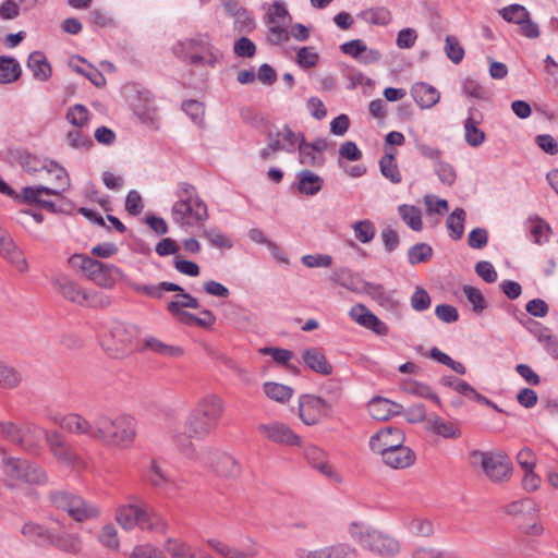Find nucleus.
<instances>
[{"label":"nucleus","instance_id":"1","mask_svg":"<svg viewBox=\"0 0 558 558\" xmlns=\"http://www.w3.org/2000/svg\"><path fill=\"white\" fill-rule=\"evenodd\" d=\"M177 201L171 207V218L181 228L201 227L208 220V207L196 187L180 182L175 191Z\"/></svg>","mask_w":558,"mask_h":558},{"label":"nucleus","instance_id":"2","mask_svg":"<svg viewBox=\"0 0 558 558\" xmlns=\"http://www.w3.org/2000/svg\"><path fill=\"white\" fill-rule=\"evenodd\" d=\"M225 402L217 395L201 398L184 422V433L190 438L204 439L219 425Z\"/></svg>","mask_w":558,"mask_h":558},{"label":"nucleus","instance_id":"3","mask_svg":"<svg viewBox=\"0 0 558 558\" xmlns=\"http://www.w3.org/2000/svg\"><path fill=\"white\" fill-rule=\"evenodd\" d=\"M0 470L9 488H15L20 484L39 486L48 482L47 473L41 465L25 458L11 456L4 448L0 449Z\"/></svg>","mask_w":558,"mask_h":558},{"label":"nucleus","instance_id":"4","mask_svg":"<svg viewBox=\"0 0 558 558\" xmlns=\"http://www.w3.org/2000/svg\"><path fill=\"white\" fill-rule=\"evenodd\" d=\"M136 436V420L126 414L110 417L99 414L94 418V439L108 445L128 448Z\"/></svg>","mask_w":558,"mask_h":558},{"label":"nucleus","instance_id":"5","mask_svg":"<svg viewBox=\"0 0 558 558\" xmlns=\"http://www.w3.org/2000/svg\"><path fill=\"white\" fill-rule=\"evenodd\" d=\"M116 520L119 525L126 531L138 526L143 531L163 534L168 529V524L163 518L147 505L121 506L116 511Z\"/></svg>","mask_w":558,"mask_h":558},{"label":"nucleus","instance_id":"6","mask_svg":"<svg viewBox=\"0 0 558 558\" xmlns=\"http://www.w3.org/2000/svg\"><path fill=\"white\" fill-rule=\"evenodd\" d=\"M469 462L473 468H481L485 476L495 484L506 483L512 476V462L501 450H472Z\"/></svg>","mask_w":558,"mask_h":558},{"label":"nucleus","instance_id":"7","mask_svg":"<svg viewBox=\"0 0 558 558\" xmlns=\"http://www.w3.org/2000/svg\"><path fill=\"white\" fill-rule=\"evenodd\" d=\"M46 171L50 174H53L57 187L51 189L44 185L26 186L22 189V196L25 202L36 203L40 207L54 213L57 211L54 203L45 199L41 196L44 194L57 196L61 195L62 192L70 187V179L65 169L52 161L49 163V166H47Z\"/></svg>","mask_w":558,"mask_h":558},{"label":"nucleus","instance_id":"8","mask_svg":"<svg viewBox=\"0 0 558 558\" xmlns=\"http://www.w3.org/2000/svg\"><path fill=\"white\" fill-rule=\"evenodd\" d=\"M349 532L355 542L372 553L381 556H395L400 550L399 542L380 531L352 523Z\"/></svg>","mask_w":558,"mask_h":558},{"label":"nucleus","instance_id":"9","mask_svg":"<svg viewBox=\"0 0 558 558\" xmlns=\"http://www.w3.org/2000/svg\"><path fill=\"white\" fill-rule=\"evenodd\" d=\"M52 504L68 514L76 522H85L96 519L100 511L99 508L85 500L83 497L65 492L59 490L51 494Z\"/></svg>","mask_w":558,"mask_h":558},{"label":"nucleus","instance_id":"10","mask_svg":"<svg viewBox=\"0 0 558 558\" xmlns=\"http://www.w3.org/2000/svg\"><path fill=\"white\" fill-rule=\"evenodd\" d=\"M130 287L134 291L154 299H161L165 291L178 292V294L173 296V300H178L179 308L186 307L196 310L199 306L198 301L194 296H192L190 293H186L181 286L173 282L162 281L158 284H141L132 282L130 283Z\"/></svg>","mask_w":558,"mask_h":558},{"label":"nucleus","instance_id":"11","mask_svg":"<svg viewBox=\"0 0 558 558\" xmlns=\"http://www.w3.org/2000/svg\"><path fill=\"white\" fill-rule=\"evenodd\" d=\"M198 458L202 462L208 464L220 477L235 478L241 474L240 463L228 452L208 448Z\"/></svg>","mask_w":558,"mask_h":558},{"label":"nucleus","instance_id":"12","mask_svg":"<svg viewBox=\"0 0 558 558\" xmlns=\"http://www.w3.org/2000/svg\"><path fill=\"white\" fill-rule=\"evenodd\" d=\"M47 444L54 459L63 465L75 472L86 469V462L76 453V451L58 433L47 434Z\"/></svg>","mask_w":558,"mask_h":558},{"label":"nucleus","instance_id":"13","mask_svg":"<svg viewBox=\"0 0 558 558\" xmlns=\"http://www.w3.org/2000/svg\"><path fill=\"white\" fill-rule=\"evenodd\" d=\"M109 336L112 344L108 347V349L116 350L119 353H125L126 351L134 350L138 337V329L131 324L114 322L109 328Z\"/></svg>","mask_w":558,"mask_h":558},{"label":"nucleus","instance_id":"14","mask_svg":"<svg viewBox=\"0 0 558 558\" xmlns=\"http://www.w3.org/2000/svg\"><path fill=\"white\" fill-rule=\"evenodd\" d=\"M259 434L267 440L283 446H300L301 437L296 435L290 426L282 422H270L259 424L257 427Z\"/></svg>","mask_w":558,"mask_h":558},{"label":"nucleus","instance_id":"15","mask_svg":"<svg viewBox=\"0 0 558 558\" xmlns=\"http://www.w3.org/2000/svg\"><path fill=\"white\" fill-rule=\"evenodd\" d=\"M331 409V404L316 396L305 395L300 399L299 416L306 425H315Z\"/></svg>","mask_w":558,"mask_h":558},{"label":"nucleus","instance_id":"16","mask_svg":"<svg viewBox=\"0 0 558 558\" xmlns=\"http://www.w3.org/2000/svg\"><path fill=\"white\" fill-rule=\"evenodd\" d=\"M404 440L405 435L400 428L387 427L371 437L369 448L373 452L381 456L389 450L403 446Z\"/></svg>","mask_w":558,"mask_h":558},{"label":"nucleus","instance_id":"17","mask_svg":"<svg viewBox=\"0 0 558 558\" xmlns=\"http://www.w3.org/2000/svg\"><path fill=\"white\" fill-rule=\"evenodd\" d=\"M520 324L536 338L553 359L558 360V337L550 328L533 318L520 319Z\"/></svg>","mask_w":558,"mask_h":558},{"label":"nucleus","instance_id":"18","mask_svg":"<svg viewBox=\"0 0 558 558\" xmlns=\"http://www.w3.org/2000/svg\"><path fill=\"white\" fill-rule=\"evenodd\" d=\"M113 274L121 275L122 272L118 267L105 264L94 258L92 263H88V267L85 272L89 280L104 289H112L114 287L116 279Z\"/></svg>","mask_w":558,"mask_h":558},{"label":"nucleus","instance_id":"19","mask_svg":"<svg viewBox=\"0 0 558 558\" xmlns=\"http://www.w3.org/2000/svg\"><path fill=\"white\" fill-rule=\"evenodd\" d=\"M146 478L151 486L165 492H179L184 486L183 480L170 476L156 461L150 462Z\"/></svg>","mask_w":558,"mask_h":558},{"label":"nucleus","instance_id":"20","mask_svg":"<svg viewBox=\"0 0 558 558\" xmlns=\"http://www.w3.org/2000/svg\"><path fill=\"white\" fill-rule=\"evenodd\" d=\"M300 558H356L357 550L350 544L336 543L313 550H300Z\"/></svg>","mask_w":558,"mask_h":558},{"label":"nucleus","instance_id":"21","mask_svg":"<svg viewBox=\"0 0 558 558\" xmlns=\"http://www.w3.org/2000/svg\"><path fill=\"white\" fill-rule=\"evenodd\" d=\"M52 432L46 430L34 423L22 424L21 441L19 447L29 454H37L41 448V441L47 440V434Z\"/></svg>","mask_w":558,"mask_h":558},{"label":"nucleus","instance_id":"22","mask_svg":"<svg viewBox=\"0 0 558 558\" xmlns=\"http://www.w3.org/2000/svg\"><path fill=\"white\" fill-rule=\"evenodd\" d=\"M350 316L359 325L371 329L376 335L386 336L388 333L387 325L363 304L354 305L350 311Z\"/></svg>","mask_w":558,"mask_h":558},{"label":"nucleus","instance_id":"23","mask_svg":"<svg viewBox=\"0 0 558 558\" xmlns=\"http://www.w3.org/2000/svg\"><path fill=\"white\" fill-rule=\"evenodd\" d=\"M0 255L19 271L26 272L28 270V264L23 252L5 232L0 235Z\"/></svg>","mask_w":558,"mask_h":558},{"label":"nucleus","instance_id":"24","mask_svg":"<svg viewBox=\"0 0 558 558\" xmlns=\"http://www.w3.org/2000/svg\"><path fill=\"white\" fill-rule=\"evenodd\" d=\"M62 429L77 435H86L94 438V420L89 422L80 414L71 413L53 418Z\"/></svg>","mask_w":558,"mask_h":558},{"label":"nucleus","instance_id":"25","mask_svg":"<svg viewBox=\"0 0 558 558\" xmlns=\"http://www.w3.org/2000/svg\"><path fill=\"white\" fill-rule=\"evenodd\" d=\"M302 360L311 371L319 375L328 376L332 374V365L318 348L305 349L302 352Z\"/></svg>","mask_w":558,"mask_h":558},{"label":"nucleus","instance_id":"26","mask_svg":"<svg viewBox=\"0 0 558 558\" xmlns=\"http://www.w3.org/2000/svg\"><path fill=\"white\" fill-rule=\"evenodd\" d=\"M53 286L66 300L83 305L86 303L87 291L78 284L66 278L65 276H58L53 279Z\"/></svg>","mask_w":558,"mask_h":558},{"label":"nucleus","instance_id":"27","mask_svg":"<svg viewBox=\"0 0 558 558\" xmlns=\"http://www.w3.org/2000/svg\"><path fill=\"white\" fill-rule=\"evenodd\" d=\"M411 95L422 109L433 108L440 99L439 92L434 86L424 82L415 83L411 88Z\"/></svg>","mask_w":558,"mask_h":558},{"label":"nucleus","instance_id":"28","mask_svg":"<svg viewBox=\"0 0 558 558\" xmlns=\"http://www.w3.org/2000/svg\"><path fill=\"white\" fill-rule=\"evenodd\" d=\"M381 459L391 469H405L415 462V453L410 447L401 446L381 454Z\"/></svg>","mask_w":558,"mask_h":558},{"label":"nucleus","instance_id":"29","mask_svg":"<svg viewBox=\"0 0 558 558\" xmlns=\"http://www.w3.org/2000/svg\"><path fill=\"white\" fill-rule=\"evenodd\" d=\"M299 137V133L293 132L288 125H283L282 129L275 131L270 130L267 133L268 143H271V141L277 142L279 146L278 151L282 150L289 154L294 151Z\"/></svg>","mask_w":558,"mask_h":558},{"label":"nucleus","instance_id":"30","mask_svg":"<svg viewBox=\"0 0 558 558\" xmlns=\"http://www.w3.org/2000/svg\"><path fill=\"white\" fill-rule=\"evenodd\" d=\"M298 191L306 196L318 194L324 186V179L315 172L304 169L296 173Z\"/></svg>","mask_w":558,"mask_h":558},{"label":"nucleus","instance_id":"31","mask_svg":"<svg viewBox=\"0 0 558 558\" xmlns=\"http://www.w3.org/2000/svg\"><path fill=\"white\" fill-rule=\"evenodd\" d=\"M427 428L436 435L447 439H457L461 436V429L458 424L446 421L438 415L427 418Z\"/></svg>","mask_w":558,"mask_h":558},{"label":"nucleus","instance_id":"32","mask_svg":"<svg viewBox=\"0 0 558 558\" xmlns=\"http://www.w3.org/2000/svg\"><path fill=\"white\" fill-rule=\"evenodd\" d=\"M50 543L59 550L78 555L82 551L83 543L78 534L60 533L50 536Z\"/></svg>","mask_w":558,"mask_h":558},{"label":"nucleus","instance_id":"33","mask_svg":"<svg viewBox=\"0 0 558 558\" xmlns=\"http://www.w3.org/2000/svg\"><path fill=\"white\" fill-rule=\"evenodd\" d=\"M206 544L213 550H215L221 558H253L257 554L255 549H248L246 551H243L217 538H208L206 539Z\"/></svg>","mask_w":558,"mask_h":558},{"label":"nucleus","instance_id":"34","mask_svg":"<svg viewBox=\"0 0 558 558\" xmlns=\"http://www.w3.org/2000/svg\"><path fill=\"white\" fill-rule=\"evenodd\" d=\"M392 408L399 409L401 407L381 397H376L368 403L369 414L378 421L387 420L390 415L399 413V410H393Z\"/></svg>","mask_w":558,"mask_h":558},{"label":"nucleus","instance_id":"35","mask_svg":"<svg viewBox=\"0 0 558 558\" xmlns=\"http://www.w3.org/2000/svg\"><path fill=\"white\" fill-rule=\"evenodd\" d=\"M27 66L33 72V76L38 81H47L51 76V66L45 54L40 51H34L29 54Z\"/></svg>","mask_w":558,"mask_h":558},{"label":"nucleus","instance_id":"36","mask_svg":"<svg viewBox=\"0 0 558 558\" xmlns=\"http://www.w3.org/2000/svg\"><path fill=\"white\" fill-rule=\"evenodd\" d=\"M22 74V69L16 59L9 56H0V84L16 82Z\"/></svg>","mask_w":558,"mask_h":558},{"label":"nucleus","instance_id":"37","mask_svg":"<svg viewBox=\"0 0 558 558\" xmlns=\"http://www.w3.org/2000/svg\"><path fill=\"white\" fill-rule=\"evenodd\" d=\"M478 121L474 119L473 109L469 110V116L464 121V140L471 147L481 146L485 140V132L477 128Z\"/></svg>","mask_w":558,"mask_h":558},{"label":"nucleus","instance_id":"38","mask_svg":"<svg viewBox=\"0 0 558 558\" xmlns=\"http://www.w3.org/2000/svg\"><path fill=\"white\" fill-rule=\"evenodd\" d=\"M143 349L169 357H179L183 354L181 347L165 343L155 337H146L143 341Z\"/></svg>","mask_w":558,"mask_h":558},{"label":"nucleus","instance_id":"39","mask_svg":"<svg viewBox=\"0 0 558 558\" xmlns=\"http://www.w3.org/2000/svg\"><path fill=\"white\" fill-rule=\"evenodd\" d=\"M298 148H299V160L300 163L310 167H322L325 162V158L318 155L315 150H312L308 142L302 133H299Z\"/></svg>","mask_w":558,"mask_h":558},{"label":"nucleus","instance_id":"40","mask_svg":"<svg viewBox=\"0 0 558 558\" xmlns=\"http://www.w3.org/2000/svg\"><path fill=\"white\" fill-rule=\"evenodd\" d=\"M379 167L381 174L391 183L398 184L401 182L402 177L396 162V150L386 153L379 160Z\"/></svg>","mask_w":558,"mask_h":558},{"label":"nucleus","instance_id":"41","mask_svg":"<svg viewBox=\"0 0 558 558\" xmlns=\"http://www.w3.org/2000/svg\"><path fill=\"white\" fill-rule=\"evenodd\" d=\"M402 390L413 396L430 399L438 407H441V401L439 397L435 392H433L432 388L426 384L415 380H407L402 384Z\"/></svg>","mask_w":558,"mask_h":558},{"label":"nucleus","instance_id":"42","mask_svg":"<svg viewBox=\"0 0 558 558\" xmlns=\"http://www.w3.org/2000/svg\"><path fill=\"white\" fill-rule=\"evenodd\" d=\"M165 550L171 558H196V553L192 546L178 538H168L165 544Z\"/></svg>","mask_w":558,"mask_h":558},{"label":"nucleus","instance_id":"43","mask_svg":"<svg viewBox=\"0 0 558 558\" xmlns=\"http://www.w3.org/2000/svg\"><path fill=\"white\" fill-rule=\"evenodd\" d=\"M398 211L403 222L407 223L413 231L422 230V213L417 207L403 204L398 207Z\"/></svg>","mask_w":558,"mask_h":558},{"label":"nucleus","instance_id":"44","mask_svg":"<svg viewBox=\"0 0 558 558\" xmlns=\"http://www.w3.org/2000/svg\"><path fill=\"white\" fill-rule=\"evenodd\" d=\"M330 280L350 291L361 292V281L360 279L354 278L351 271L347 268H341L336 270L330 276Z\"/></svg>","mask_w":558,"mask_h":558},{"label":"nucleus","instance_id":"45","mask_svg":"<svg viewBox=\"0 0 558 558\" xmlns=\"http://www.w3.org/2000/svg\"><path fill=\"white\" fill-rule=\"evenodd\" d=\"M201 235L215 247L230 250L233 246L232 240L215 227L204 228Z\"/></svg>","mask_w":558,"mask_h":558},{"label":"nucleus","instance_id":"46","mask_svg":"<svg viewBox=\"0 0 558 558\" xmlns=\"http://www.w3.org/2000/svg\"><path fill=\"white\" fill-rule=\"evenodd\" d=\"M264 392L266 393V396L269 399L283 403V402L290 400V398L292 397L293 390L289 386L278 384V383L267 381L264 384Z\"/></svg>","mask_w":558,"mask_h":558},{"label":"nucleus","instance_id":"47","mask_svg":"<svg viewBox=\"0 0 558 558\" xmlns=\"http://www.w3.org/2000/svg\"><path fill=\"white\" fill-rule=\"evenodd\" d=\"M465 211L463 208H456L447 219V228L453 240L462 238L464 232Z\"/></svg>","mask_w":558,"mask_h":558},{"label":"nucleus","instance_id":"48","mask_svg":"<svg viewBox=\"0 0 558 558\" xmlns=\"http://www.w3.org/2000/svg\"><path fill=\"white\" fill-rule=\"evenodd\" d=\"M22 383V375L14 367L0 364V387L4 389H14Z\"/></svg>","mask_w":558,"mask_h":558},{"label":"nucleus","instance_id":"49","mask_svg":"<svg viewBox=\"0 0 558 558\" xmlns=\"http://www.w3.org/2000/svg\"><path fill=\"white\" fill-rule=\"evenodd\" d=\"M305 458L322 473L329 475L330 466L325 462V452L316 446H307L304 450Z\"/></svg>","mask_w":558,"mask_h":558},{"label":"nucleus","instance_id":"50","mask_svg":"<svg viewBox=\"0 0 558 558\" xmlns=\"http://www.w3.org/2000/svg\"><path fill=\"white\" fill-rule=\"evenodd\" d=\"M407 529L411 534L422 537H428L434 533L433 523L425 518L410 519Z\"/></svg>","mask_w":558,"mask_h":558},{"label":"nucleus","instance_id":"51","mask_svg":"<svg viewBox=\"0 0 558 558\" xmlns=\"http://www.w3.org/2000/svg\"><path fill=\"white\" fill-rule=\"evenodd\" d=\"M433 256V248L426 243H417L409 248L408 257L411 265L425 263Z\"/></svg>","mask_w":558,"mask_h":558},{"label":"nucleus","instance_id":"52","mask_svg":"<svg viewBox=\"0 0 558 558\" xmlns=\"http://www.w3.org/2000/svg\"><path fill=\"white\" fill-rule=\"evenodd\" d=\"M445 52L449 60L454 64H459L464 57V49L460 45L458 38L452 35H448L445 39Z\"/></svg>","mask_w":558,"mask_h":558},{"label":"nucleus","instance_id":"53","mask_svg":"<svg viewBox=\"0 0 558 558\" xmlns=\"http://www.w3.org/2000/svg\"><path fill=\"white\" fill-rule=\"evenodd\" d=\"M88 117V109L81 104H76L70 107L66 112L68 121L75 128H83L86 125Z\"/></svg>","mask_w":558,"mask_h":558},{"label":"nucleus","instance_id":"54","mask_svg":"<svg viewBox=\"0 0 558 558\" xmlns=\"http://www.w3.org/2000/svg\"><path fill=\"white\" fill-rule=\"evenodd\" d=\"M352 228L355 238L362 243H369L376 234L375 226L369 220L356 221Z\"/></svg>","mask_w":558,"mask_h":558},{"label":"nucleus","instance_id":"55","mask_svg":"<svg viewBox=\"0 0 558 558\" xmlns=\"http://www.w3.org/2000/svg\"><path fill=\"white\" fill-rule=\"evenodd\" d=\"M500 14L507 22L518 25H520L530 15L527 10L520 4L508 5L500 10Z\"/></svg>","mask_w":558,"mask_h":558},{"label":"nucleus","instance_id":"56","mask_svg":"<svg viewBox=\"0 0 558 558\" xmlns=\"http://www.w3.org/2000/svg\"><path fill=\"white\" fill-rule=\"evenodd\" d=\"M462 290L475 313H482L486 308L487 304L480 289L465 284Z\"/></svg>","mask_w":558,"mask_h":558},{"label":"nucleus","instance_id":"57","mask_svg":"<svg viewBox=\"0 0 558 558\" xmlns=\"http://www.w3.org/2000/svg\"><path fill=\"white\" fill-rule=\"evenodd\" d=\"M434 171L437 174L438 179L445 185H452L457 179V173L454 168L441 159L434 163Z\"/></svg>","mask_w":558,"mask_h":558},{"label":"nucleus","instance_id":"58","mask_svg":"<svg viewBox=\"0 0 558 558\" xmlns=\"http://www.w3.org/2000/svg\"><path fill=\"white\" fill-rule=\"evenodd\" d=\"M507 514L518 515L521 513H535L537 511L536 504L531 498H524L510 502L505 508Z\"/></svg>","mask_w":558,"mask_h":558},{"label":"nucleus","instance_id":"59","mask_svg":"<svg viewBox=\"0 0 558 558\" xmlns=\"http://www.w3.org/2000/svg\"><path fill=\"white\" fill-rule=\"evenodd\" d=\"M362 291L367 293L372 299L384 305L391 301L390 295L385 291L381 284L361 281Z\"/></svg>","mask_w":558,"mask_h":558},{"label":"nucleus","instance_id":"60","mask_svg":"<svg viewBox=\"0 0 558 558\" xmlns=\"http://www.w3.org/2000/svg\"><path fill=\"white\" fill-rule=\"evenodd\" d=\"M66 142L72 148L76 149H89L94 145L92 138L85 135L78 128L68 132Z\"/></svg>","mask_w":558,"mask_h":558},{"label":"nucleus","instance_id":"61","mask_svg":"<svg viewBox=\"0 0 558 558\" xmlns=\"http://www.w3.org/2000/svg\"><path fill=\"white\" fill-rule=\"evenodd\" d=\"M411 306L415 312H423L429 308L432 304V299L428 292L422 288L416 287L414 293L411 296Z\"/></svg>","mask_w":558,"mask_h":558},{"label":"nucleus","instance_id":"62","mask_svg":"<svg viewBox=\"0 0 558 558\" xmlns=\"http://www.w3.org/2000/svg\"><path fill=\"white\" fill-rule=\"evenodd\" d=\"M364 19L375 25H387L391 22V13L386 8H376L363 13Z\"/></svg>","mask_w":558,"mask_h":558},{"label":"nucleus","instance_id":"63","mask_svg":"<svg viewBox=\"0 0 558 558\" xmlns=\"http://www.w3.org/2000/svg\"><path fill=\"white\" fill-rule=\"evenodd\" d=\"M130 558H167L161 550L150 544L137 545L133 548Z\"/></svg>","mask_w":558,"mask_h":558},{"label":"nucleus","instance_id":"64","mask_svg":"<svg viewBox=\"0 0 558 558\" xmlns=\"http://www.w3.org/2000/svg\"><path fill=\"white\" fill-rule=\"evenodd\" d=\"M412 558H456L453 554L433 547H418L413 550Z\"/></svg>","mask_w":558,"mask_h":558}]
</instances>
